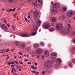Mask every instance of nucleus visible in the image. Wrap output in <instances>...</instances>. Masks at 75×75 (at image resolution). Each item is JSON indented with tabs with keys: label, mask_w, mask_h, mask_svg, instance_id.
I'll use <instances>...</instances> for the list:
<instances>
[{
	"label": "nucleus",
	"mask_w": 75,
	"mask_h": 75,
	"mask_svg": "<svg viewBox=\"0 0 75 75\" xmlns=\"http://www.w3.org/2000/svg\"><path fill=\"white\" fill-rule=\"evenodd\" d=\"M58 7H59V4L57 3L54 4L53 7L52 8L51 11V13L52 14L55 15V14H57V13L58 11L57 9V8H58Z\"/></svg>",
	"instance_id": "nucleus-1"
},
{
	"label": "nucleus",
	"mask_w": 75,
	"mask_h": 75,
	"mask_svg": "<svg viewBox=\"0 0 75 75\" xmlns=\"http://www.w3.org/2000/svg\"><path fill=\"white\" fill-rule=\"evenodd\" d=\"M45 67L51 68V67L52 66V63L51 62L48 61L45 63Z\"/></svg>",
	"instance_id": "nucleus-2"
},
{
	"label": "nucleus",
	"mask_w": 75,
	"mask_h": 75,
	"mask_svg": "<svg viewBox=\"0 0 75 75\" xmlns=\"http://www.w3.org/2000/svg\"><path fill=\"white\" fill-rule=\"evenodd\" d=\"M50 26V23L48 22H45L42 25V27L43 28H45L46 29H48L49 27Z\"/></svg>",
	"instance_id": "nucleus-3"
},
{
	"label": "nucleus",
	"mask_w": 75,
	"mask_h": 75,
	"mask_svg": "<svg viewBox=\"0 0 75 75\" xmlns=\"http://www.w3.org/2000/svg\"><path fill=\"white\" fill-rule=\"evenodd\" d=\"M39 16V12L38 11H35L33 12V17L34 18H37Z\"/></svg>",
	"instance_id": "nucleus-4"
},
{
	"label": "nucleus",
	"mask_w": 75,
	"mask_h": 75,
	"mask_svg": "<svg viewBox=\"0 0 75 75\" xmlns=\"http://www.w3.org/2000/svg\"><path fill=\"white\" fill-rule=\"evenodd\" d=\"M20 36L23 37H29L31 35L30 34H28L27 33H21Z\"/></svg>",
	"instance_id": "nucleus-5"
},
{
	"label": "nucleus",
	"mask_w": 75,
	"mask_h": 75,
	"mask_svg": "<svg viewBox=\"0 0 75 75\" xmlns=\"http://www.w3.org/2000/svg\"><path fill=\"white\" fill-rule=\"evenodd\" d=\"M75 14L74 12L72 11H69L67 12V16L69 17H71L72 16H73Z\"/></svg>",
	"instance_id": "nucleus-6"
},
{
	"label": "nucleus",
	"mask_w": 75,
	"mask_h": 75,
	"mask_svg": "<svg viewBox=\"0 0 75 75\" xmlns=\"http://www.w3.org/2000/svg\"><path fill=\"white\" fill-rule=\"evenodd\" d=\"M51 57L52 59H54V60L55 61L54 58H55L57 57V53L55 52H53L52 53Z\"/></svg>",
	"instance_id": "nucleus-7"
},
{
	"label": "nucleus",
	"mask_w": 75,
	"mask_h": 75,
	"mask_svg": "<svg viewBox=\"0 0 75 75\" xmlns=\"http://www.w3.org/2000/svg\"><path fill=\"white\" fill-rule=\"evenodd\" d=\"M56 27L57 29L59 30L62 28V25L61 24H58L56 25Z\"/></svg>",
	"instance_id": "nucleus-8"
},
{
	"label": "nucleus",
	"mask_w": 75,
	"mask_h": 75,
	"mask_svg": "<svg viewBox=\"0 0 75 75\" xmlns=\"http://www.w3.org/2000/svg\"><path fill=\"white\" fill-rule=\"evenodd\" d=\"M65 30H66V28H63L61 30L62 34L63 35H65L67 34V33L65 31Z\"/></svg>",
	"instance_id": "nucleus-9"
},
{
	"label": "nucleus",
	"mask_w": 75,
	"mask_h": 75,
	"mask_svg": "<svg viewBox=\"0 0 75 75\" xmlns=\"http://www.w3.org/2000/svg\"><path fill=\"white\" fill-rule=\"evenodd\" d=\"M50 55V52L48 50H46L45 51L44 53V55L45 57H48Z\"/></svg>",
	"instance_id": "nucleus-10"
},
{
	"label": "nucleus",
	"mask_w": 75,
	"mask_h": 75,
	"mask_svg": "<svg viewBox=\"0 0 75 75\" xmlns=\"http://www.w3.org/2000/svg\"><path fill=\"white\" fill-rule=\"evenodd\" d=\"M42 23L41 21L40 20H38L36 22V25H38V26H40L41 25V24Z\"/></svg>",
	"instance_id": "nucleus-11"
},
{
	"label": "nucleus",
	"mask_w": 75,
	"mask_h": 75,
	"mask_svg": "<svg viewBox=\"0 0 75 75\" xmlns=\"http://www.w3.org/2000/svg\"><path fill=\"white\" fill-rule=\"evenodd\" d=\"M2 28L4 30H8V28L6 26V25L4 24H2Z\"/></svg>",
	"instance_id": "nucleus-12"
},
{
	"label": "nucleus",
	"mask_w": 75,
	"mask_h": 75,
	"mask_svg": "<svg viewBox=\"0 0 75 75\" xmlns=\"http://www.w3.org/2000/svg\"><path fill=\"white\" fill-rule=\"evenodd\" d=\"M42 51V49H38L36 51L37 54H41V52Z\"/></svg>",
	"instance_id": "nucleus-13"
},
{
	"label": "nucleus",
	"mask_w": 75,
	"mask_h": 75,
	"mask_svg": "<svg viewBox=\"0 0 75 75\" xmlns=\"http://www.w3.org/2000/svg\"><path fill=\"white\" fill-rule=\"evenodd\" d=\"M56 62L57 64H60L61 63V60L59 58H57L56 59Z\"/></svg>",
	"instance_id": "nucleus-14"
},
{
	"label": "nucleus",
	"mask_w": 75,
	"mask_h": 75,
	"mask_svg": "<svg viewBox=\"0 0 75 75\" xmlns=\"http://www.w3.org/2000/svg\"><path fill=\"white\" fill-rule=\"evenodd\" d=\"M21 47L22 49L25 48V45L24 43L22 44L21 45Z\"/></svg>",
	"instance_id": "nucleus-15"
},
{
	"label": "nucleus",
	"mask_w": 75,
	"mask_h": 75,
	"mask_svg": "<svg viewBox=\"0 0 75 75\" xmlns=\"http://www.w3.org/2000/svg\"><path fill=\"white\" fill-rule=\"evenodd\" d=\"M15 44L17 46H20V42H15Z\"/></svg>",
	"instance_id": "nucleus-16"
},
{
	"label": "nucleus",
	"mask_w": 75,
	"mask_h": 75,
	"mask_svg": "<svg viewBox=\"0 0 75 75\" xmlns=\"http://www.w3.org/2000/svg\"><path fill=\"white\" fill-rule=\"evenodd\" d=\"M52 22H53V23H55L57 22V20L56 19V18L55 17L53 18L52 20Z\"/></svg>",
	"instance_id": "nucleus-17"
},
{
	"label": "nucleus",
	"mask_w": 75,
	"mask_h": 75,
	"mask_svg": "<svg viewBox=\"0 0 75 75\" xmlns=\"http://www.w3.org/2000/svg\"><path fill=\"white\" fill-rule=\"evenodd\" d=\"M71 53L75 54V47H73L72 48Z\"/></svg>",
	"instance_id": "nucleus-18"
},
{
	"label": "nucleus",
	"mask_w": 75,
	"mask_h": 75,
	"mask_svg": "<svg viewBox=\"0 0 75 75\" xmlns=\"http://www.w3.org/2000/svg\"><path fill=\"white\" fill-rule=\"evenodd\" d=\"M66 33H70L71 32V30H70L69 29H67L66 30Z\"/></svg>",
	"instance_id": "nucleus-19"
},
{
	"label": "nucleus",
	"mask_w": 75,
	"mask_h": 75,
	"mask_svg": "<svg viewBox=\"0 0 75 75\" xmlns=\"http://www.w3.org/2000/svg\"><path fill=\"white\" fill-rule=\"evenodd\" d=\"M67 9V8H65V7L63 8L62 9L63 12L64 13H65V12L66 11Z\"/></svg>",
	"instance_id": "nucleus-20"
},
{
	"label": "nucleus",
	"mask_w": 75,
	"mask_h": 75,
	"mask_svg": "<svg viewBox=\"0 0 75 75\" xmlns=\"http://www.w3.org/2000/svg\"><path fill=\"white\" fill-rule=\"evenodd\" d=\"M16 67L17 68V69H22V67L20 66V65H16Z\"/></svg>",
	"instance_id": "nucleus-21"
},
{
	"label": "nucleus",
	"mask_w": 75,
	"mask_h": 75,
	"mask_svg": "<svg viewBox=\"0 0 75 75\" xmlns=\"http://www.w3.org/2000/svg\"><path fill=\"white\" fill-rule=\"evenodd\" d=\"M35 52H33L31 53V55L32 56V57H35Z\"/></svg>",
	"instance_id": "nucleus-22"
},
{
	"label": "nucleus",
	"mask_w": 75,
	"mask_h": 75,
	"mask_svg": "<svg viewBox=\"0 0 75 75\" xmlns=\"http://www.w3.org/2000/svg\"><path fill=\"white\" fill-rule=\"evenodd\" d=\"M37 34V33L36 32H33L31 33V35L32 36H34V35H35Z\"/></svg>",
	"instance_id": "nucleus-23"
},
{
	"label": "nucleus",
	"mask_w": 75,
	"mask_h": 75,
	"mask_svg": "<svg viewBox=\"0 0 75 75\" xmlns=\"http://www.w3.org/2000/svg\"><path fill=\"white\" fill-rule=\"evenodd\" d=\"M38 29V27L37 26H35L33 29V31H35V30H37Z\"/></svg>",
	"instance_id": "nucleus-24"
},
{
	"label": "nucleus",
	"mask_w": 75,
	"mask_h": 75,
	"mask_svg": "<svg viewBox=\"0 0 75 75\" xmlns=\"http://www.w3.org/2000/svg\"><path fill=\"white\" fill-rule=\"evenodd\" d=\"M42 0H37L36 1V3L37 4H38L39 3H41V2L42 1Z\"/></svg>",
	"instance_id": "nucleus-25"
},
{
	"label": "nucleus",
	"mask_w": 75,
	"mask_h": 75,
	"mask_svg": "<svg viewBox=\"0 0 75 75\" xmlns=\"http://www.w3.org/2000/svg\"><path fill=\"white\" fill-rule=\"evenodd\" d=\"M49 30L50 31H54L55 30V29H54V28H52L51 29H50Z\"/></svg>",
	"instance_id": "nucleus-26"
},
{
	"label": "nucleus",
	"mask_w": 75,
	"mask_h": 75,
	"mask_svg": "<svg viewBox=\"0 0 75 75\" xmlns=\"http://www.w3.org/2000/svg\"><path fill=\"white\" fill-rule=\"evenodd\" d=\"M71 35L73 36H75V32L74 31H73L71 34Z\"/></svg>",
	"instance_id": "nucleus-27"
},
{
	"label": "nucleus",
	"mask_w": 75,
	"mask_h": 75,
	"mask_svg": "<svg viewBox=\"0 0 75 75\" xmlns=\"http://www.w3.org/2000/svg\"><path fill=\"white\" fill-rule=\"evenodd\" d=\"M12 73H13V71H14L16 69L14 68V67H13L12 68Z\"/></svg>",
	"instance_id": "nucleus-28"
},
{
	"label": "nucleus",
	"mask_w": 75,
	"mask_h": 75,
	"mask_svg": "<svg viewBox=\"0 0 75 75\" xmlns=\"http://www.w3.org/2000/svg\"><path fill=\"white\" fill-rule=\"evenodd\" d=\"M69 66L70 67H71V68L72 67V64L71 63L70 64H69Z\"/></svg>",
	"instance_id": "nucleus-29"
},
{
	"label": "nucleus",
	"mask_w": 75,
	"mask_h": 75,
	"mask_svg": "<svg viewBox=\"0 0 75 75\" xmlns=\"http://www.w3.org/2000/svg\"><path fill=\"white\" fill-rule=\"evenodd\" d=\"M27 44L28 45H32V44L30 42H27Z\"/></svg>",
	"instance_id": "nucleus-30"
},
{
	"label": "nucleus",
	"mask_w": 75,
	"mask_h": 75,
	"mask_svg": "<svg viewBox=\"0 0 75 75\" xmlns=\"http://www.w3.org/2000/svg\"><path fill=\"white\" fill-rule=\"evenodd\" d=\"M36 47H39V45L38 44H35L34 45Z\"/></svg>",
	"instance_id": "nucleus-31"
},
{
	"label": "nucleus",
	"mask_w": 75,
	"mask_h": 75,
	"mask_svg": "<svg viewBox=\"0 0 75 75\" xmlns=\"http://www.w3.org/2000/svg\"><path fill=\"white\" fill-rule=\"evenodd\" d=\"M12 28L14 30H15V27L13 25H12Z\"/></svg>",
	"instance_id": "nucleus-32"
},
{
	"label": "nucleus",
	"mask_w": 75,
	"mask_h": 75,
	"mask_svg": "<svg viewBox=\"0 0 75 75\" xmlns=\"http://www.w3.org/2000/svg\"><path fill=\"white\" fill-rule=\"evenodd\" d=\"M41 45H42V46H44V43L43 42H42L41 44Z\"/></svg>",
	"instance_id": "nucleus-33"
},
{
	"label": "nucleus",
	"mask_w": 75,
	"mask_h": 75,
	"mask_svg": "<svg viewBox=\"0 0 75 75\" xmlns=\"http://www.w3.org/2000/svg\"><path fill=\"white\" fill-rule=\"evenodd\" d=\"M72 62H73V63H75V59H73L72 60Z\"/></svg>",
	"instance_id": "nucleus-34"
},
{
	"label": "nucleus",
	"mask_w": 75,
	"mask_h": 75,
	"mask_svg": "<svg viewBox=\"0 0 75 75\" xmlns=\"http://www.w3.org/2000/svg\"><path fill=\"white\" fill-rule=\"evenodd\" d=\"M12 1H13V0H8V2L9 3H11Z\"/></svg>",
	"instance_id": "nucleus-35"
},
{
	"label": "nucleus",
	"mask_w": 75,
	"mask_h": 75,
	"mask_svg": "<svg viewBox=\"0 0 75 75\" xmlns=\"http://www.w3.org/2000/svg\"><path fill=\"white\" fill-rule=\"evenodd\" d=\"M45 72L44 71H43L42 72V75H45Z\"/></svg>",
	"instance_id": "nucleus-36"
},
{
	"label": "nucleus",
	"mask_w": 75,
	"mask_h": 75,
	"mask_svg": "<svg viewBox=\"0 0 75 75\" xmlns=\"http://www.w3.org/2000/svg\"><path fill=\"white\" fill-rule=\"evenodd\" d=\"M67 25L69 27V28H71V25H70V24H68Z\"/></svg>",
	"instance_id": "nucleus-37"
},
{
	"label": "nucleus",
	"mask_w": 75,
	"mask_h": 75,
	"mask_svg": "<svg viewBox=\"0 0 75 75\" xmlns=\"http://www.w3.org/2000/svg\"><path fill=\"white\" fill-rule=\"evenodd\" d=\"M72 42L73 43H74V44H75V38L72 41Z\"/></svg>",
	"instance_id": "nucleus-38"
},
{
	"label": "nucleus",
	"mask_w": 75,
	"mask_h": 75,
	"mask_svg": "<svg viewBox=\"0 0 75 75\" xmlns=\"http://www.w3.org/2000/svg\"><path fill=\"white\" fill-rule=\"evenodd\" d=\"M31 72H32L33 73H34V74H35V73H36V72L35 71H31Z\"/></svg>",
	"instance_id": "nucleus-39"
},
{
	"label": "nucleus",
	"mask_w": 75,
	"mask_h": 75,
	"mask_svg": "<svg viewBox=\"0 0 75 75\" xmlns=\"http://www.w3.org/2000/svg\"><path fill=\"white\" fill-rule=\"evenodd\" d=\"M5 50H2V52H0V54H2V53H3V51H5Z\"/></svg>",
	"instance_id": "nucleus-40"
},
{
	"label": "nucleus",
	"mask_w": 75,
	"mask_h": 75,
	"mask_svg": "<svg viewBox=\"0 0 75 75\" xmlns=\"http://www.w3.org/2000/svg\"><path fill=\"white\" fill-rule=\"evenodd\" d=\"M55 67L56 68H58V65H55Z\"/></svg>",
	"instance_id": "nucleus-41"
},
{
	"label": "nucleus",
	"mask_w": 75,
	"mask_h": 75,
	"mask_svg": "<svg viewBox=\"0 0 75 75\" xmlns=\"http://www.w3.org/2000/svg\"><path fill=\"white\" fill-rule=\"evenodd\" d=\"M4 22H5V23H6V24H7V21H6V19H4Z\"/></svg>",
	"instance_id": "nucleus-42"
},
{
	"label": "nucleus",
	"mask_w": 75,
	"mask_h": 75,
	"mask_svg": "<svg viewBox=\"0 0 75 75\" xmlns=\"http://www.w3.org/2000/svg\"><path fill=\"white\" fill-rule=\"evenodd\" d=\"M27 64H28L31 65V62H28Z\"/></svg>",
	"instance_id": "nucleus-43"
},
{
	"label": "nucleus",
	"mask_w": 75,
	"mask_h": 75,
	"mask_svg": "<svg viewBox=\"0 0 75 75\" xmlns=\"http://www.w3.org/2000/svg\"><path fill=\"white\" fill-rule=\"evenodd\" d=\"M6 11H7V12H10V10H9V9H6Z\"/></svg>",
	"instance_id": "nucleus-44"
},
{
	"label": "nucleus",
	"mask_w": 75,
	"mask_h": 75,
	"mask_svg": "<svg viewBox=\"0 0 75 75\" xmlns=\"http://www.w3.org/2000/svg\"><path fill=\"white\" fill-rule=\"evenodd\" d=\"M15 63L17 65H18V62L16 61L15 62Z\"/></svg>",
	"instance_id": "nucleus-45"
},
{
	"label": "nucleus",
	"mask_w": 75,
	"mask_h": 75,
	"mask_svg": "<svg viewBox=\"0 0 75 75\" xmlns=\"http://www.w3.org/2000/svg\"><path fill=\"white\" fill-rule=\"evenodd\" d=\"M16 8H15L13 9H12V11H14L16 10Z\"/></svg>",
	"instance_id": "nucleus-46"
},
{
	"label": "nucleus",
	"mask_w": 75,
	"mask_h": 75,
	"mask_svg": "<svg viewBox=\"0 0 75 75\" xmlns=\"http://www.w3.org/2000/svg\"><path fill=\"white\" fill-rule=\"evenodd\" d=\"M12 74H13V75H17V74H16V73H13H13H12Z\"/></svg>",
	"instance_id": "nucleus-47"
},
{
	"label": "nucleus",
	"mask_w": 75,
	"mask_h": 75,
	"mask_svg": "<svg viewBox=\"0 0 75 75\" xmlns=\"http://www.w3.org/2000/svg\"><path fill=\"white\" fill-rule=\"evenodd\" d=\"M13 11V9L11 8L9 9V12H11V11Z\"/></svg>",
	"instance_id": "nucleus-48"
},
{
	"label": "nucleus",
	"mask_w": 75,
	"mask_h": 75,
	"mask_svg": "<svg viewBox=\"0 0 75 75\" xmlns=\"http://www.w3.org/2000/svg\"><path fill=\"white\" fill-rule=\"evenodd\" d=\"M39 74V72H36L35 74V75H38V74Z\"/></svg>",
	"instance_id": "nucleus-49"
},
{
	"label": "nucleus",
	"mask_w": 75,
	"mask_h": 75,
	"mask_svg": "<svg viewBox=\"0 0 75 75\" xmlns=\"http://www.w3.org/2000/svg\"><path fill=\"white\" fill-rule=\"evenodd\" d=\"M19 64H24V63L22 62H19Z\"/></svg>",
	"instance_id": "nucleus-50"
},
{
	"label": "nucleus",
	"mask_w": 75,
	"mask_h": 75,
	"mask_svg": "<svg viewBox=\"0 0 75 75\" xmlns=\"http://www.w3.org/2000/svg\"><path fill=\"white\" fill-rule=\"evenodd\" d=\"M33 6H37V4H35V3H33Z\"/></svg>",
	"instance_id": "nucleus-51"
},
{
	"label": "nucleus",
	"mask_w": 75,
	"mask_h": 75,
	"mask_svg": "<svg viewBox=\"0 0 75 75\" xmlns=\"http://www.w3.org/2000/svg\"><path fill=\"white\" fill-rule=\"evenodd\" d=\"M19 54H20V55H23V53L20 52H19Z\"/></svg>",
	"instance_id": "nucleus-52"
},
{
	"label": "nucleus",
	"mask_w": 75,
	"mask_h": 75,
	"mask_svg": "<svg viewBox=\"0 0 75 75\" xmlns=\"http://www.w3.org/2000/svg\"><path fill=\"white\" fill-rule=\"evenodd\" d=\"M16 50V49H13L11 51V52H13V51H14V50Z\"/></svg>",
	"instance_id": "nucleus-53"
},
{
	"label": "nucleus",
	"mask_w": 75,
	"mask_h": 75,
	"mask_svg": "<svg viewBox=\"0 0 75 75\" xmlns=\"http://www.w3.org/2000/svg\"><path fill=\"white\" fill-rule=\"evenodd\" d=\"M31 68H34V65L32 66Z\"/></svg>",
	"instance_id": "nucleus-54"
},
{
	"label": "nucleus",
	"mask_w": 75,
	"mask_h": 75,
	"mask_svg": "<svg viewBox=\"0 0 75 75\" xmlns=\"http://www.w3.org/2000/svg\"><path fill=\"white\" fill-rule=\"evenodd\" d=\"M9 49H8L6 50V52H8V51H9Z\"/></svg>",
	"instance_id": "nucleus-55"
},
{
	"label": "nucleus",
	"mask_w": 75,
	"mask_h": 75,
	"mask_svg": "<svg viewBox=\"0 0 75 75\" xmlns=\"http://www.w3.org/2000/svg\"><path fill=\"white\" fill-rule=\"evenodd\" d=\"M25 20H26V21H28V19H27V18H25Z\"/></svg>",
	"instance_id": "nucleus-56"
},
{
	"label": "nucleus",
	"mask_w": 75,
	"mask_h": 75,
	"mask_svg": "<svg viewBox=\"0 0 75 75\" xmlns=\"http://www.w3.org/2000/svg\"><path fill=\"white\" fill-rule=\"evenodd\" d=\"M35 65L36 66H37V63L36 62H35Z\"/></svg>",
	"instance_id": "nucleus-57"
},
{
	"label": "nucleus",
	"mask_w": 75,
	"mask_h": 75,
	"mask_svg": "<svg viewBox=\"0 0 75 75\" xmlns=\"http://www.w3.org/2000/svg\"><path fill=\"white\" fill-rule=\"evenodd\" d=\"M34 69H37V67H36L33 68Z\"/></svg>",
	"instance_id": "nucleus-58"
},
{
	"label": "nucleus",
	"mask_w": 75,
	"mask_h": 75,
	"mask_svg": "<svg viewBox=\"0 0 75 75\" xmlns=\"http://www.w3.org/2000/svg\"><path fill=\"white\" fill-rule=\"evenodd\" d=\"M27 58H28V57H30V56H29V55L28 54H27Z\"/></svg>",
	"instance_id": "nucleus-59"
},
{
	"label": "nucleus",
	"mask_w": 75,
	"mask_h": 75,
	"mask_svg": "<svg viewBox=\"0 0 75 75\" xmlns=\"http://www.w3.org/2000/svg\"><path fill=\"white\" fill-rule=\"evenodd\" d=\"M11 62H9L8 63V64L9 65H11Z\"/></svg>",
	"instance_id": "nucleus-60"
},
{
	"label": "nucleus",
	"mask_w": 75,
	"mask_h": 75,
	"mask_svg": "<svg viewBox=\"0 0 75 75\" xmlns=\"http://www.w3.org/2000/svg\"><path fill=\"white\" fill-rule=\"evenodd\" d=\"M11 67H14V65L13 64L11 65Z\"/></svg>",
	"instance_id": "nucleus-61"
},
{
	"label": "nucleus",
	"mask_w": 75,
	"mask_h": 75,
	"mask_svg": "<svg viewBox=\"0 0 75 75\" xmlns=\"http://www.w3.org/2000/svg\"><path fill=\"white\" fill-rule=\"evenodd\" d=\"M7 25L8 26V27H10V25L9 24H7Z\"/></svg>",
	"instance_id": "nucleus-62"
},
{
	"label": "nucleus",
	"mask_w": 75,
	"mask_h": 75,
	"mask_svg": "<svg viewBox=\"0 0 75 75\" xmlns=\"http://www.w3.org/2000/svg\"><path fill=\"white\" fill-rule=\"evenodd\" d=\"M11 64H14V62L13 61H12L11 62Z\"/></svg>",
	"instance_id": "nucleus-63"
},
{
	"label": "nucleus",
	"mask_w": 75,
	"mask_h": 75,
	"mask_svg": "<svg viewBox=\"0 0 75 75\" xmlns=\"http://www.w3.org/2000/svg\"><path fill=\"white\" fill-rule=\"evenodd\" d=\"M28 18H29V19L30 18V16H28Z\"/></svg>",
	"instance_id": "nucleus-64"
}]
</instances>
